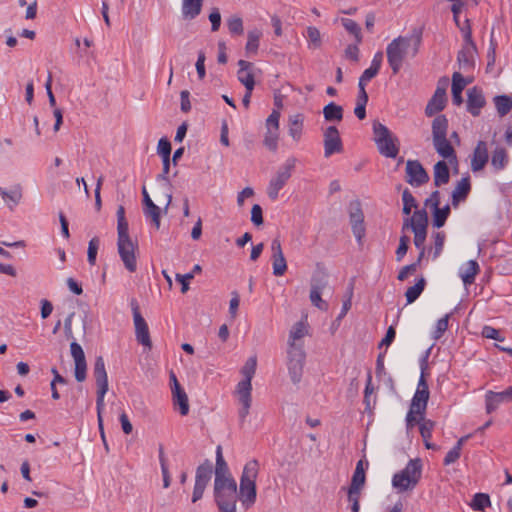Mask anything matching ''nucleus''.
<instances>
[{
  "label": "nucleus",
  "instance_id": "7c9ffc66",
  "mask_svg": "<svg viewBox=\"0 0 512 512\" xmlns=\"http://www.w3.org/2000/svg\"><path fill=\"white\" fill-rule=\"evenodd\" d=\"M434 185L441 187L449 183L450 170L447 163L444 160L438 161L433 167Z\"/></svg>",
  "mask_w": 512,
  "mask_h": 512
},
{
  "label": "nucleus",
  "instance_id": "4be33fe9",
  "mask_svg": "<svg viewBox=\"0 0 512 512\" xmlns=\"http://www.w3.org/2000/svg\"><path fill=\"white\" fill-rule=\"evenodd\" d=\"M467 110L473 116H479L481 109L485 106L486 100L482 93V90L478 87H473L467 92Z\"/></svg>",
  "mask_w": 512,
  "mask_h": 512
},
{
  "label": "nucleus",
  "instance_id": "f704fd0d",
  "mask_svg": "<svg viewBox=\"0 0 512 512\" xmlns=\"http://www.w3.org/2000/svg\"><path fill=\"white\" fill-rule=\"evenodd\" d=\"M450 213H451V208H450L449 204H446L442 208H440L439 206L437 208H433L432 209L433 226L438 229L443 227L445 225L446 220L448 219Z\"/></svg>",
  "mask_w": 512,
  "mask_h": 512
},
{
  "label": "nucleus",
  "instance_id": "20e7f679",
  "mask_svg": "<svg viewBox=\"0 0 512 512\" xmlns=\"http://www.w3.org/2000/svg\"><path fill=\"white\" fill-rule=\"evenodd\" d=\"M448 119L445 115H438L432 122L433 145L437 153L445 159L456 160V153L447 139Z\"/></svg>",
  "mask_w": 512,
  "mask_h": 512
},
{
  "label": "nucleus",
  "instance_id": "473e14b6",
  "mask_svg": "<svg viewBox=\"0 0 512 512\" xmlns=\"http://www.w3.org/2000/svg\"><path fill=\"white\" fill-rule=\"evenodd\" d=\"M480 267L477 261L469 260L464 267H462L459 271V276L461 277L463 283L467 285H471L475 281V276L479 273Z\"/></svg>",
  "mask_w": 512,
  "mask_h": 512
},
{
  "label": "nucleus",
  "instance_id": "2f4dec72",
  "mask_svg": "<svg viewBox=\"0 0 512 512\" xmlns=\"http://www.w3.org/2000/svg\"><path fill=\"white\" fill-rule=\"evenodd\" d=\"M172 399L174 405L179 406V412L182 416L189 413V401L188 396L182 386L172 387Z\"/></svg>",
  "mask_w": 512,
  "mask_h": 512
},
{
  "label": "nucleus",
  "instance_id": "423d86ee",
  "mask_svg": "<svg viewBox=\"0 0 512 512\" xmlns=\"http://www.w3.org/2000/svg\"><path fill=\"white\" fill-rule=\"evenodd\" d=\"M422 474V463L420 459L410 460L406 467L396 473L392 479V485L399 492L412 490L419 482Z\"/></svg>",
  "mask_w": 512,
  "mask_h": 512
},
{
  "label": "nucleus",
  "instance_id": "13d9d810",
  "mask_svg": "<svg viewBox=\"0 0 512 512\" xmlns=\"http://www.w3.org/2000/svg\"><path fill=\"white\" fill-rule=\"evenodd\" d=\"M435 422L429 419H422L419 426L421 437L424 441L429 440L432 437V431L434 429Z\"/></svg>",
  "mask_w": 512,
  "mask_h": 512
},
{
  "label": "nucleus",
  "instance_id": "49530a36",
  "mask_svg": "<svg viewBox=\"0 0 512 512\" xmlns=\"http://www.w3.org/2000/svg\"><path fill=\"white\" fill-rule=\"evenodd\" d=\"M306 37L308 39V47L310 49H318L321 47L322 39L318 28L309 26L306 31Z\"/></svg>",
  "mask_w": 512,
  "mask_h": 512
},
{
  "label": "nucleus",
  "instance_id": "2eb2a0df",
  "mask_svg": "<svg viewBox=\"0 0 512 512\" xmlns=\"http://www.w3.org/2000/svg\"><path fill=\"white\" fill-rule=\"evenodd\" d=\"M215 501H237V483L235 479L214 482Z\"/></svg>",
  "mask_w": 512,
  "mask_h": 512
},
{
  "label": "nucleus",
  "instance_id": "5fc2aeb1",
  "mask_svg": "<svg viewBox=\"0 0 512 512\" xmlns=\"http://www.w3.org/2000/svg\"><path fill=\"white\" fill-rule=\"evenodd\" d=\"M227 26L229 29V32L234 35H241L243 34V21L238 16H231L227 20Z\"/></svg>",
  "mask_w": 512,
  "mask_h": 512
},
{
  "label": "nucleus",
  "instance_id": "ddd939ff",
  "mask_svg": "<svg viewBox=\"0 0 512 512\" xmlns=\"http://www.w3.org/2000/svg\"><path fill=\"white\" fill-rule=\"evenodd\" d=\"M131 308L133 312L136 339L143 346L151 348L152 342L149 334V328L139 311V305L136 299L131 300Z\"/></svg>",
  "mask_w": 512,
  "mask_h": 512
},
{
  "label": "nucleus",
  "instance_id": "4c0bfd02",
  "mask_svg": "<svg viewBox=\"0 0 512 512\" xmlns=\"http://www.w3.org/2000/svg\"><path fill=\"white\" fill-rule=\"evenodd\" d=\"M303 130V116L296 114L289 118V135L295 140L299 141Z\"/></svg>",
  "mask_w": 512,
  "mask_h": 512
},
{
  "label": "nucleus",
  "instance_id": "a878e982",
  "mask_svg": "<svg viewBox=\"0 0 512 512\" xmlns=\"http://www.w3.org/2000/svg\"><path fill=\"white\" fill-rule=\"evenodd\" d=\"M236 394L238 396V402L240 404V408L238 410V418L240 425H243L250 412L252 404V395L251 391L245 390H236Z\"/></svg>",
  "mask_w": 512,
  "mask_h": 512
},
{
  "label": "nucleus",
  "instance_id": "c9c22d12",
  "mask_svg": "<svg viewBox=\"0 0 512 512\" xmlns=\"http://www.w3.org/2000/svg\"><path fill=\"white\" fill-rule=\"evenodd\" d=\"M323 115L326 121L340 122L343 119V108L334 102H330L323 108Z\"/></svg>",
  "mask_w": 512,
  "mask_h": 512
},
{
  "label": "nucleus",
  "instance_id": "6e6d98bb",
  "mask_svg": "<svg viewBox=\"0 0 512 512\" xmlns=\"http://www.w3.org/2000/svg\"><path fill=\"white\" fill-rule=\"evenodd\" d=\"M425 412H417L415 408L410 406V409L406 415V425L407 428H412L415 424H419L422 422L423 415Z\"/></svg>",
  "mask_w": 512,
  "mask_h": 512
},
{
  "label": "nucleus",
  "instance_id": "6ab92c4d",
  "mask_svg": "<svg viewBox=\"0 0 512 512\" xmlns=\"http://www.w3.org/2000/svg\"><path fill=\"white\" fill-rule=\"evenodd\" d=\"M429 395V387L425 376L422 373L410 406L415 408L417 412H425L429 400Z\"/></svg>",
  "mask_w": 512,
  "mask_h": 512
},
{
  "label": "nucleus",
  "instance_id": "a211bd4d",
  "mask_svg": "<svg viewBox=\"0 0 512 512\" xmlns=\"http://www.w3.org/2000/svg\"><path fill=\"white\" fill-rule=\"evenodd\" d=\"M512 400V385L502 392L489 390L485 394L486 413L491 414L504 402Z\"/></svg>",
  "mask_w": 512,
  "mask_h": 512
},
{
  "label": "nucleus",
  "instance_id": "3c124183",
  "mask_svg": "<svg viewBox=\"0 0 512 512\" xmlns=\"http://www.w3.org/2000/svg\"><path fill=\"white\" fill-rule=\"evenodd\" d=\"M402 201H403V213L405 215H409L411 213L412 208L417 207V202L415 197L409 191V189H405L402 193Z\"/></svg>",
  "mask_w": 512,
  "mask_h": 512
},
{
  "label": "nucleus",
  "instance_id": "f257e3e1",
  "mask_svg": "<svg viewBox=\"0 0 512 512\" xmlns=\"http://www.w3.org/2000/svg\"><path fill=\"white\" fill-rule=\"evenodd\" d=\"M422 43V29H414L408 36L393 39L386 48L387 60L394 75L398 74L405 57L414 58Z\"/></svg>",
  "mask_w": 512,
  "mask_h": 512
},
{
  "label": "nucleus",
  "instance_id": "f3484780",
  "mask_svg": "<svg viewBox=\"0 0 512 512\" xmlns=\"http://www.w3.org/2000/svg\"><path fill=\"white\" fill-rule=\"evenodd\" d=\"M343 150L342 140L336 126H329L324 132V155L326 158Z\"/></svg>",
  "mask_w": 512,
  "mask_h": 512
},
{
  "label": "nucleus",
  "instance_id": "c03bdc74",
  "mask_svg": "<svg viewBox=\"0 0 512 512\" xmlns=\"http://www.w3.org/2000/svg\"><path fill=\"white\" fill-rule=\"evenodd\" d=\"M341 23L348 33L354 36L355 42L360 44L362 42L361 28L358 23L349 18H342Z\"/></svg>",
  "mask_w": 512,
  "mask_h": 512
},
{
  "label": "nucleus",
  "instance_id": "052dcab7",
  "mask_svg": "<svg viewBox=\"0 0 512 512\" xmlns=\"http://www.w3.org/2000/svg\"><path fill=\"white\" fill-rule=\"evenodd\" d=\"M321 293L322 292H318L317 290H310L309 298H310L311 303L315 307H317L318 309H320L322 311H327L328 303L326 301L322 300Z\"/></svg>",
  "mask_w": 512,
  "mask_h": 512
},
{
  "label": "nucleus",
  "instance_id": "4d7b16f0",
  "mask_svg": "<svg viewBox=\"0 0 512 512\" xmlns=\"http://www.w3.org/2000/svg\"><path fill=\"white\" fill-rule=\"evenodd\" d=\"M171 143L167 138H161L158 142L157 152L162 160H171Z\"/></svg>",
  "mask_w": 512,
  "mask_h": 512
},
{
  "label": "nucleus",
  "instance_id": "0e129e2a",
  "mask_svg": "<svg viewBox=\"0 0 512 512\" xmlns=\"http://www.w3.org/2000/svg\"><path fill=\"white\" fill-rule=\"evenodd\" d=\"M448 321H449V315H445L444 317L440 318L436 323V329L433 334V338L435 340L440 339L444 332L448 329Z\"/></svg>",
  "mask_w": 512,
  "mask_h": 512
},
{
  "label": "nucleus",
  "instance_id": "c85d7f7f",
  "mask_svg": "<svg viewBox=\"0 0 512 512\" xmlns=\"http://www.w3.org/2000/svg\"><path fill=\"white\" fill-rule=\"evenodd\" d=\"M238 65L240 67L237 73L238 80L245 86L246 90H253L255 86L254 75L249 72L253 64L245 60H239Z\"/></svg>",
  "mask_w": 512,
  "mask_h": 512
},
{
  "label": "nucleus",
  "instance_id": "de8ad7c7",
  "mask_svg": "<svg viewBox=\"0 0 512 512\" xmlns=\"http://www.w3.org/2000/svg\"><path fill=\"white\" fill-rule=\"evenodd\" d=\"M159 462L161 465V472L163 477V487L168 488L171 483V477L167 466V460L164 454V448L162 445L159 446Z\"/></svg>",
  "mask_w": 512,
  "mask_h": 512
},
{
  "label": "nucleus",
  "instance_id": "f03ea898",
  "mask_svg": "<svg viewBox=\"0 0 512 512\" xmlns=\"http://www.w3.org/2000/svg\"><path fill=\"white\" fill-rule=\"evenodd\" d=\"M117 250L125 268L133 273L137 270V259L135 251L137 243L133 242L129 235V225L127 220L117 221Z\"/></svg>",
  "mask_w": 512,
  "mask_h": 512
},
{
  "label": "nucleus",
  "instance_id": "09e8293b",
  "mask_svg": "<svg viewBox=\"0 0 512 512\" xmlns=\"http://www.w3.org/2000/svg\"><path fill=\"white\" fill-rule=\"evenodd\" d=\"M490 497L484 493H477L474 495L471 502V507L476 511H484L486 507L490 506Z\"/></svg>",
  "mask_w": 512,
  "mask_h": 512
},
{
  "label": "nucleus",
  "instance_id": "412c9836",
  "mask_svg": "<svg viewBox=\"0 0 512 512\" xmlns=\"http://www.w3.org/2000/svg\"><path fill=\"white\" fill-rule=\"evenodd\" d=\"M446 101V88L438 86L425 108L426 116L432 117L441 112L445 108Z\"/></svg>",
  "mask_w": 512,
  "mask_h": 512
},
{
  "label": "nucleus",
  "instance_id": "e433bc0d",
  "mask_svg": "<svg viewBox=\"0 0 512 512\" xmlns=\"http://www.w3.org/2000/svg\"><path fill=\"white\" fill-rule=\"evenodd\" d=\"M427 219L428 214L425 209L415 210L412 217L404 219L402 231L409 228L414 231V227H417L418 224H422Z\"/></svg>",
  "mask_w": 512,
  "mask_h": 512
},
{
  "label": "nucleus",
  "instance_id": "79ce46f5",
  "mask_svg": "<svg viewBox=\"0 0 512 512\" xmlns=\"http://www.w3.org/2000/svg\"><path fill=\"white\" fill-rule=\"evenodd\" d=\"M144 216L151 220V223L156 229L160 228L161 224V209L154 203L149 206L143 207Z\"/></svg>",
  "mask_w": 512,
  "mask_h": 512
},
{
  "label": "nucleus",
  "instance_id": "f8f14e48",
  "mask_svg": "<svg viewBox=\"0 0 512 512\" xmlns=\"http://www.w3.org/2000/svg\"><path fill=\"white\" fill-rule=\"evenodd\" d=\"M430 180L428 172L419 160H408L405 168V181L413 187H421Z\"/></svg>",
  "mask_w": 512,
  "mask_h": 512
},
{
  "label": "nucleus",
  "instance_id": "680f3d73",
  "mask_svg": "<svg viewBox=\"0 0 512 512\" xmlns=\"http://www.w3.org/2000/svg\"><path fill=\"white\" fill-rule=\"evenodd\" d=\"M259 39H260V32L258 31H250L248 33V41L246 44V50L247 52H256L259 47Z\"/></svg>",
  "mask_w": 512,
  "mask_h": 512
},
{
  "label": "nucleus",
  "instance_id": "9d476101",
  "mask_svg": "<svg viewBox=\"0 0 512 512\" xmlns=\"http://www.w3.org/2000/svg\"><path fill=\"white\" fill-rule=\"evenodd\" d=\"M93 375L98 388L96 400L97 415H102V410L104 408V397L108 391V376L105 368V362L102 356H98L95 359Z\"/></svg>",
  "mask_w": 512,
  "mask_h": 512
},
{
  "label": "nucleus",
  "instance_id": "ea45409f",
  "mask_svg": "<svg viewBox=\"0 0 512 512\" xmlns=\"http://www.w3.org/2000/svg\"><path fill=\"white\" fill-rule=\"evenodd\" d=\"M494 103L499 116L507 115L512 109V96L499 95L494 98Z\"/></svg>",
  "mask_w": 512,
  "mask_h": 512
},
{
  "label": "nucleus",
  "instance_id": "bf43d9fd",
  "mask_svg": "<svg viewBox=\"0 0 512 512\" xmlns=\"http://www.w3.org/2000/svg\"><path fill=\"white\" fill-rule=\"evenodd\" d=\"M278 138H279V132L278 131H266L265 137H264V145L271 151H276L278 147Z\"/></svg>",
  "mask_w": 512,
  "mask_h": 512
},
{
  "label": "nucleus",
  "instance_id": "7ed1b4c3",
  "mask_svg": "<svg viewBox=\"0 0 512 512\" xmlns=\"http://www.w3.org/2000/svg\"><path fill=\"white\" fill-rule=\"evenodd\" d=\"M259 473V462L256 459L248 461L240 478L239 498L242 504L249 508L256 501V479Z\"/></svg>",
  "mask_w": 512,
  "mask_h": 512
},
{
  "label": "nucleus",
  "instance_id": "58836bf2",
  "mask_svg": "<svg viewBox=\"0 0 512 512\" xmlns=\"http://www.w3.org/2000/svg\"><path fill=\"white\" fill-rule=\"evenodd\" d=\"M508 163V154L505 148L497 147L492 154L491 164L497 170H502Z\"/></svg>",
  "mask_w": 512,
  "mask_h": 512
},
{
  "label": "nucleus",
  "instance_id": "b1692460",
  "mask_svg": "<svg viewBox=\"0 0 512 512\" xmlns=\"http://www.w3.org/2000/svg\"><path fill=\"white\" fill-rule=\"evenodd\" d=\"M471 192L470 176L463 177L456 183L455 188L451 193V203L454 208H457L461 202H464Z\"/></svg>",
  "mask_w": 512,
  "mask_h": 512
},
{
  "label": "nucleus",
  "instance_id": "37998d69",
  "mask_svg": "<svg viewBox=\"0 0 512 512\" xmlns=\"http://www.w3.org/2000/svg\"><path fill=\"white\" fill-rule=\"evenodd\" d=\"M429 219L425 220L422 224L414 227V245L416 248H423L427 237V227Z\"/></svg>",
  "mask_w": 512,
  "mask_h": 512
},
{
  "label": "nucleus",
  "instance_id": "cd10ccee",
  "mask_svg": "<svg viewBox=\"0 0 512 512\" xmlns=\"http://www.w3.org/2000/svg\"><path fill=\"white\" fill-rule=\"evenodd\" d=\"M203 0H182V18L187 21L194 20L201 14Z\"/></svg>",
  "mask_w": 512,
  "mask_h": 512
},
{
  "label": "nucleus",
  "instance_id": "a19ab883",
  "mask_svg": "<svg viewBox=\"0 0 512 512\" xmlns=\"http://www.w3.org/2000/svg\"><path fill=\"white\" fill-rule=\"evenodd\" d=\"M310 286V290L322 292L328 286V275L324 271H316L311 277Z\"/></svg>",
  "mask_w": 512,
  "mask_h": 512
},
{
  "label": "nucleus",
  "instance_id": "864d4df0",
  "mask_svg": "<svg viewBox=\"0 0 512 512\" xmlns=\"http://www.w3.org/2000/svg\"><path fill=\"white\" fill-rule=\"evenodd\" d=\"M99 245H100V239L96 236L93 237L89 241L87 257H88V262L90 265H95V263H96V257H97Z\"/></svg>",
  "mask_w": 512,
  "mask_h": 512
},
{
  "label": "nucleus",
  "instance_id": "4468645a",
  "mask_svg": "<svg viewBox=\"0 0 512 512\" xmlns=\"http://www.w3.org/2000/svg\"><path fill=\"white\" fill-rule=\"evenodd\" d=\"M349 218L352 226V232L357 241L360 242L365 235L364 214L361 203L356 200L349 204Z\"/></svg>",
  "mask_w": 512,
  "mask_h": 512
},
{
  "label": "nucleus",
  "instance_id": "dca6fc26",
  "mask_svg": "<svg viewBox=\"0 0 512 512\" xmlns=\"http://www.w3.org/2000/svg\"><path fill=\"white\" fill-rule=\"evenodd\" d=\"M70 353L75 362V379L78 382H83L87 376V362L81 345L76 341H73L70 344Z\"/></svg>",
  "mask_w": 512,
  "mask_h": 512
},
{
  "label": "nucleus",
  "instance_id": "a18cd8bd",
  "mask_svg": "<svg viewBox=\"0 0 512 512\" xmlns=\"http://www.w3.org/2000/svg\"><path fill=\"white\" fill-rule=\"evenodd\" d=\"M426 281L424 278L418 280V282L409 287L405 293L407 304H411L417 300L425 288Z\"/></svg>",
  "mask_w": 512,
  "mask_h": 512
},
{
  "label": "nucleus",
  "instance_id": "8fccbe9b",
  "mask_svg": "<svg viewBox=\"0 0 512 512\" xmlns=\"http://www.w3.org/2000/svg\"><path fill=\"white\" fill-rule=\"evenodd\" d=\"M432 237L434 239L433 258L436 259L442 253L446 239V234L443 231H438L433 233Z\"/></svg>",
  "mask_w": 512,
  "mask_h": 512
},
{
  "label": "nucleus",
  "instance_id": "5701e85b",
  "mask_svg": "<svg viewBox=\"0 0 512 512\" xmlns=\"http://www.w3.org/2000/svg\"><path fill=\"white\" fill-rule=\"evenodd\" d=\"M489 160L488 147L485 141L480 140L474 148L471 158V170L473 172L481 171Z\"/></svg>",
  "mask_w": 512,
  "mask_h": 512
},
{
  "label": "nucleus",
  "instance_id": "9b49d317",
  "mask_svg": "<svg viewBox=\"0 0 512 512\" xmlns=\"http://www.w3.org/2000/svg\"><path fill=\"white\" fill-rule=\"evenodd\" d=\"M213 473V465L210 460H205L196 469L195 485L192 495V502L195 503L203 496L206 486L211 480Z\"/></svg>",
  "mask_w": 512,
  "mask_h": 512
},
{
  "label": "nucleus",
  "instance_id": "774afa93",
  "mask_svg": "<svg viewBox=\"0 0 512 512\" xmlns=\"http://www.w3.org/2000/svg\"><path fill=\"white\" fill-rule=\"evenodd\" d=\"M209 20L211 22V30L213 32L218 31L221 25V14L218 8H212L209 14Z\"/></svg>",
  "mask_w": 512,
  "mask_h": 512
},
{
  "label": "nucleus",
  "instance_id": "69168bd1",
  "mask_svg": "<svg viewBox=\"0 0 512 512\" xmlns=\"http://www.w3.org/2000/svg\"><path fill=\"white\" fill-rule=\"evenodd\" d=\"M410 238L407 235H402L399 240V246L396 250V260L401 261L406 255L409 247Z\"/></svg>",
  "mask_w": 512,
  "mask_h": 512
},
{
  "label": "nucleus",
  "instance_id": "338daca9",
  "mask_svg": "<svg viewBox=\"0 0 512 512\" xmlns=\"http://www.w3.org/2000/svg\"><path fill=\"white\" fill-rule=\"evenodd\" d=\"M279 119H280V113L276 110H273L272 113L266 119V130L278 131L279 130Z\"/></svg>",
  "mask_w": 512,
  "mask_h": 512
},
{
  "label": "nucleus",
  "instance_id": "aec40b11",
  "mask_svg": "<svg viewBox=\"0 0 512 512\" xmlns=\"http://www.w3.org/2000/svg\"><path fill=\"white\" fill-rule=\"evenodd\" d=\"M271 252L273 274L275 276H283L287 271V262L282 251L281 242L278 238L272 240Z\"/></svg>",
  "mask_w": 512,
  "mask_h": 512
},
{
  "label": "nucleus",
  "instance_id": "1a4fd4ad",
  "mask_svg": "<svg viewBox=\"0 0 512 512\" xmlns=\"http://www.w3.org/2000/svg\"><path fill=\"white\" fill-rule=\"evenodd\" d=\"M288 353V372L291 378V381L294 384H298L303 375V368L305 363V352L303 346L298 343L290 342V347L287 351Z\"/></svg>",
  "mask_w": 512,
  "mask_h": 512
},
{
  "label": "nucleus",
  "instance_id": "603ef678",
  "mask_svg": "<svg viewBox=\"0 0 512 512\" xmlns=\"http://www.w3.org/2000/svg\"><path fill=\"white\" fill-rule=\"evenodd\" d=\"M307 333L306 326L303 322H297L291 329L289 335V344L290 342L296 343L297 340H300Z\"/></svg>",
  "mask_w": 512,
  "mask_h": 512
},
{
  "label": "nucleus",
  "instance_id": "72a5a7b5",
  "mask_svg": "<svg viewBox=\"0 0 512 512\" xmlns=\"http://www.w3.org/2000/svg\"><path fill=\"white\" fill-rule=\"evenodd\" d=\"M465 88L464 77L459 72H454L452 75V102L459 106L463 102L462 91Z\"/></svg>",
  "mask_w": 512,
  "mask_h": 512
},
{
  "label": "nucleus",
  "instance_id": "0eeeda50",
  "mask_svg": "<svg viewBox=\"0 0 512 512\" xmlns=\"http://www.w3.org/2000/svg\"><path fill=\"white\" fill-rule=\"evenodd\" d=\"M296 162L297 159L295 157H289L284 164L279 167L275 176L271 178L267 188V194L271 200H276L278 198L280 190L291 178Z\"/></svg>",
  "mask_w": 512,
  "mask_h": 512
},
{
  "label": "nucleus",
  "instance_id": "393cba45",
  "mask_svg": "<svg viewBox=\"0 0 512 512\" xmlns=\"http://www.w3.org/2000/svg\"><path fill=\"white\" fill-rule=\"evenodd\" d=\"M257 359L255 356L248 358L241 369L244 379L241 380L236 387V390L252 391V378L256 372Z\"/></svg>",
  "mask_w": 512,
  "mask_h": 512
},
{
  "label": "nucleus",
  "instance_id": "bb28decb",
  "mask_svg": "<svg viewBox=\"0 0 512 512\" xmlns=\"http://www.w3.org/2000/svg\"><path fill=\"white\" fill-rule=\"evenodd\" d=\"M0 195L10 210H13L23 197V190L20 184L14 185L9 191L0 187Z\"/></svg>",
  "mask_w": 512,
  "mask_h": 512
},
{
  "label": "nucleus",
  "instance_id": "c756f323",
  "mask_svg": "<svg viewBox=\"0 0 512 512\" xmlns=\"http://www.w3.org/2000/svg\"><path fill=\"white\" fill-rule=\"evenodd\" d=\"M225 479H234L229 471L228 465L223 458L222 448L218 446L216 449V467H215V480L219 482Z\"/></svg>",
  "mask_w": 512,
  "mask_h": 512
},
{
  "label": "nucleus",
  "instance_id": "6e6552de",
  "mask_svg": "<svg viewBox=\"0 0 512 512\" xmlns=\"http://www.w3.org/2000/svg\"><path fill=\"white\" fill-rule=\"evenodd\" d=\"M467 26L466 28H461V32L463 33L464 45L462 49L458 52L457 60L460 65V68L465 71H472L475 67V54L477 53V47L475 42L472 39V31L469 25V20H466Z\"/></svg>",
  "mask_w": 512,
  "mask_h": 512
},
{
  "label": "nucleus",
  "instance_id": "39448f33",
  "mask_svg": "<svg viewBox=\"0 0 512 512\" xmlns=\"http://www.w3.org/2000/svg\"><path fill=\"white\" fill-rule=\"evenodd\" d=\"M373 133L379 153L387 158H396L400 145L398 137L379 121H374Z\"/></svg>",
  "mask_w": 512,
  "mask_h": 512
},
{
  "label": "nucleus",
  "instance_id": "e2e57ef3",
  "mask_svg": "<svg viewBox=\"0 0 512 512\" xmlns=\"http://www.w3.org/2000/svg\"><path fill=\"white\" fill-rule=\"evenodd\" d=\"M496 49H497V42L493 37V32L491 33L490 38V45L487 52V70L492 68L496 61Z\"/></svg>",
  "mask_w": 512,
  "mask_h": 512
}]
</instances>
